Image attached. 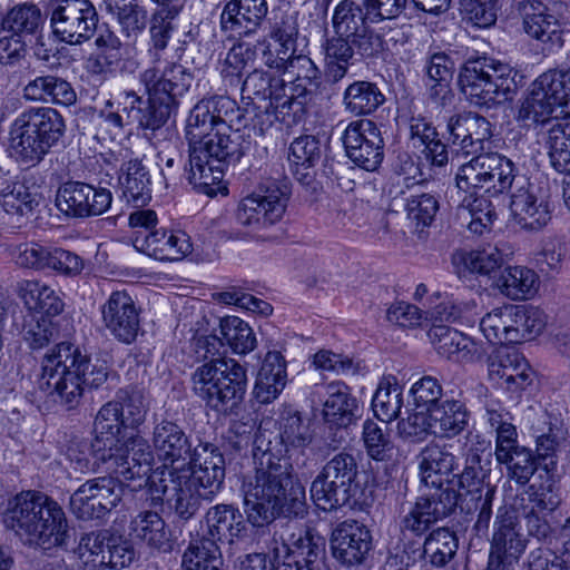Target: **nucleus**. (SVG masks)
I'll use <instances>...</instances> for the list:
<instances>
[{"label":"nucleus","mask_w":570,"mask_h":570,"mask_svg":"<svg viewBox=\"0 0 570 570\" xmlns=\"http://www.w3.org/2000/svg\"><path fill=\"white\" fill-rule=\"evenodd\" d=\"M281 440H271L265 432L254 439V473L244 478V511L254 527H264L277 517H303L306 513V494L303 483L293 478V465L283 443L306 446L312 435L298 414H291L282 424Z\"/></svg>","instance_id":"1"},{"label":"nucleus","mask_w":570,"mask_h":570,"mask_svg":"<svg viewBox=\"0 0 570 570\" xmlns=\"http://www.w3.org/2000/svg\"><path fill=\"white\" fill-rule=\"evenodd\" d=\"M229 105L224 97L203 99L194 106L186 121L188 180L208 196L217 194L224 165L240 155L239 135L222 117V109Z\"/></svg>","instance_id":"2"},{"label":"nucleus","mask_w":570,"mask_h":570,"mask_svg":"<svg viewBox=\"0 0 570 570\" xmlns=\"http://www.w3.org/2000/svg\"><path fill=\"white\" fill-rule=\"evenodd\" d=\"M120 404L109 401L95 419L96 438L91 444L97 471L116 474L126 481H139L142 487L154 456L148 442L135 431H129L121 415Z\"/></svg>","instance_id":"3"},{"label":"nucleus","mask_w":570,"mask_h":570,"mask_svg":"<svg viewBox=\"0 0 570 570\" xmlns=\"http://www.w3.org/2000/svg\"><path fill=\"white\" fill-rule=\"evenodd\" d=\"M1 514L4 524L27 546L51 549L66 541L68 521L62 508L40 492L16 494Z\"/></svg>","instance_id":"4"},{"label":"nucleus","mask_w":570,"mask_h":570,"mask_svg":"<svg viewBox=\"0 0 570 570\" xmlns=\"http://www.w3.org/2000/svg\"><path fill=\"white\" fill-rule=\"evenodd\" d=\"M88 356L71 343H59L42 357L37 384L40 391L68 407L76 406L83 395L82 375Z\"/></svg>","instance_id":"5"},{"label":"nucleus","mask_w":570,"mask_h":570,"mask_svg":"<svg viewBox=\"0 0 570 570\" xmlns=\"http://www.w3.org/2000/svg\"><path fill=\"white\" fill-rule=\"evenodd\" d=\"M65 121L52 108H36L22 112L11 125L9 149L26 166H35L62 137Z\"/></svg>","instance_id":"6"},{"label":"nucleus","mask_w":570,"mask_h":570,"mask_svg":"<svg viewBox=\"0 0 570 570\" xmlns=\"http://www.w3.org/2000/svg\"><path fill=\"white\" fill-rule=\"evenodd\" d=\"M191 382L194 393L208 406L225 411L242 401L247 375L236 361L215 358L198 366Z\"/></svg>","instance_id":"7"},{"label":"nucleus","mask_w":570,"mask_h":570,"mask_svg":"<svg viewBox=\"0 0 570 570\" xmlns=\"http://www.w3.org/2000/svg\"><path fill=\"white\" fill-rule=\"evenodd\" d=\"M148 493L154 504L166 501L181 519L191 518L203 501H212L216 495L204 483H199L186 469L158 468L148 476Z\"/></svg>","instance_id":"8"},{"label":"nucleus","mask_w":570,"mask_h":570,"mask_svg":"<svg viewBox=\"0 0 570 570\" xmlns=\"http://www.w3.org/2000/svg\"><path fill=\"white\" fill-rule=\"evenodd\" d=\"M459 85L472 105L501 104L510 98L514 88L512 68L490 58L469 60L460 71Z\"/></svg>","instance_id":"9"},{"label":"nucleus","mask_w":570,"mask_h":570,"mask_svg":"<svg viewBox=\"0 0 570 570\" xmlns=\"http://www.w3.org/2000/svg\"><path fill=\"white\" fill-rule=\"evenodd\" d=\"M547 316L538 307L507 304L485 314L480 330L491 343H521L539 335Z\"/></svg>","instance_id":"10"},{"label":"nucleus","mask_w":570,"mask_h":570,"mask_svg":"<svg viewBox=\"0 0 570 570\" xmlns=\"http://www.w3.org/2000/svg\"><path fill=\"white\" fill-rule=\"evenodd\" d=\"M515 179L513 163L497 153H487L462 164L455 175L459 189L497 195L508 190Z\"/></svg>","instance_id":"11"},{"label":"nucleus","mask_w":570,"mask_h":570,"mask_svg":"<svg viewBox=\"0 0 570 570\" xmlns=\"http://www.w3.org/2000/svg\"><path fill=\"white\" fill-rule=\"evenodd\" d=\"M357 475L354 458L345 452L334 455L323 466L311 484V498L324 511H332L348 503Z\"/></svg>","instance_id":"12"},{"label":"nucleus","mask_w":570,"mask_h":570,"mask_svg":"<svg viewBox=\"0 0 570 570\" xmlns=\"http://www.w3.org/2000/svg\"><path fill=\"white\" fill-rule=\"evenodd\" d=\"M562 94V87L550 69L541 73L521 100L515 116L517 121L523 127H531L544 124L553 116L568 117Z\"/></svg>","instance_id":"13"},{"label":"nucleus","mask_w":570,"mask_h":570,"mask_svg":"<svg viewBox=\"0 0 570 570\" xmlns=\"http://www.w3.org/2000/svg\"><path fill=\"white\" fill-rule=\"evenodd\" d=\"M469 423L466 406L459 400H443L424 415L399 432L405 439L424 440L429 435L439 439H453L461 434Z\"/></svg>","instance_id":"14"},{"label":"nucleus","mask_w":570,"mask_h":570,"mask_svg":"<svg viewBox=\"0 0 570 570\" xmlns=\"http://www.w3.org/2000/svg\"><path fill=\"white\" fill-rule=\"evenodd\" d=\"M108 475L87 480L70 498L71 512L79 519L101 518L116 508L122 499L121 476Z\"/></svg>","instance_id":"15"},{"label":"nucleus","mask_w":570,"mask_h":570,"mask_svg":"<svg viewBox=\"0 0 570 570\" xmlns=\"http://www.w3.org/2000/svg\"><path fill=\"white\" fill-rule=\"evenodd\" d=\"M97 12L89 0H60L51 14L53 33L68 43H80L94 33Z\"/></svg>","instance_id":"16"},{"label":"nucleus","mask_w":570,"mask_h":570,"mask_svg":"<svg viewBox=\"0 0 570 570\" xmlns=\"http://www.w3.org/2000/svg\"><path fill=\"white\" fill-rule=\"evenodd\" d=\"M343 144L348 158L361 168L373 171L383 159L381 130L370 119H357L347 125Z\"/></svg>","instance_id":"17"},{"label":"nucleus","mask_w":570,"mask_h":570,"mask_svg":"<svg viewBox=\"0 0 570 570\" xmlns=\"http://www.w3.org/2000/svg\"><path fill=\"white\" fill-rule=\"evenodd\" d=\"M286 202L285 194L277 187L253 193L239 202L237 220L253 232L263 230L281 220Z\"/></svg>","instance_id":"18"},{"label":"nucleus","mask_w":570,"mask_h":570,"mask_svg":"<svg viewBox=\"0 0 570 570\" xmlns=\"http://www.w3.org/2000/svg\"><path fill=\"white\" fill-rule=\"evenodd\" d=\"M332 23L337 36L351 39L364 55L371 56L381 48L380 36L368 30L365 13L355 1H341L334 9Z\"/></svg>","instance_id":"19"},{"label":"nucleus","mask_w":570,"mask_h":570,"mask_svg":"<svg viewBox=\"0 0 570 570\" xmlns=\"http://www.w3.org/2000/svg\"><path fill=\"white\" fill-rule=\"evenodd\" d=\"M105 328L117 341L130 344L139 332V312L132 297L124 291L111 293L101 306Z\"/></svg>","instance_id":"20"},{"label":"nucleus","mask_w":570,"mask_h":570,"mask_svg":"<svg viewBox=\"0 0 570 570\" xmlns=\"http://www.w3.org/2000/svg\"><path fill=\"white\" fill-rule=\"evenodd\" d=\"M488 375L501 387L517 392L529 384L531 368L518 352L499 347L488 358Z\"/></svg>","instance_id":"21"},{"label":"nucleus","mask_w":570,"mask_h":570,"mask_svg":"<svg viewBox=\"0 0 570 570\" xmlns=\"http://www.w3.org/2000/svg\"><path fill=\"white\" fill-rule=\"evenodd\" d=\"M371 546L370 530L356 521H344L332 533L333 556L346 566L360 564L371 550Z\"/></svg>","instance_id":"22"},{"label":"nucleus","mask_w":570,"mask_h":570,"mask_svg":"<svg viewBox=\"0 0 570 570\" xmlns=\"http://www.w3.org/2000/svg\"><path fill=\"white\" fill-rule=\"evenodd\" d=\"M134 246L137 250L159 261H179L191 253L190 237L181 230H154L146 235H136Z\"/></svg>","instance_id":"23"},{"label":"nucleus","mask_w":570,"mask_h":570,"mask_svg":"<svg viewBox=\"0 0 570 570\" xmlns=\"http://www.w3.org/2000/svg\"><path fill=\"white\" fill-rule=\"evenodd\" d=\"M448 131L451 142L466 155L483 150L484 142L492 137L489 120L472 112L451 117Z\"/></svg>","instance_id":"24"},{"label":"nucleus","mask_w":570,"mask_h":570,"mask_svg":"<svg viewBox=\"0 0 570 570\" xmlns=\"http://www.w3.org/2000/svg\"><path fill=\"white\" fill-rule=\"evenodd\" d=\"M455 504L451 491L420 497L403 518V529L422 535L433 523L450 513Z\"/></svg>","instance_id":"25"},{"label":"nucleus","mask_w":570,"mask_h":570,"mask_svg":"<svg viewBox=\"0 0 570 570\" xmlns=\"http://www.w3.org/2000/svg\"><path fill=\"white\" fill-rule=\"evenodd\" d=\"M429 336L440 355L456 363L474 362L483 354L481 344L463 333L443 325L433 326Z\"/></svg>","instance_id":"26"},{"label":"nucleus","mask_w":570,"mask_h":570,"mask_svg":"<svg viewBox=\"0 0 570 570\" xmlns=\"http://www.w3.org/2000/svg\"><path fill=\"white\" fill-rule=\"evenodd\" d=\"M510 213L520 228L531 232L542 229L551 218L547 203L538 198L529 184H522L511 195Z\"/></svg>","instance_id":"27"},{"label":"nucleus","mask_w":570,"mask_h":570,"mask_svg":"<svg viewBox=\"0 0 570 570\" xmlns=\"http://www.w3.org/2000/svg\"><path fill=\"white\" fill-rule=\"evenodd\" d=\"M153 444L158 459L168 469L181 468L191 455L190 445L184 431L169 421H161L155 426Z\"/></svg>","instance_id":"28"},{"label":"nucleus","mask_w":570,"mask_h":570,"mask_svg":"<svg viewBox=\"0 0 570 570\" xmlns=\"http://www.w3.org/2000/svg\"><path fill=\"white\" fill-rule=\"evenodd\" d=\"M141 81L149 94V111L138 118L148 128H157L168 116V101L175 85L157 68H148L141 75Z\"/></svg>","instance_id":"29"},{"label":"nucleus","mask_w":570,"mask_h":570,"mask_svg":"<svg viewBox=\"0 0 570 570\" xmlns=\"http://www.w3.org/2000/svg\"><path fill=\"white\" fill-rule=\"evenodd\" d=\"M186 469L215 494L219 492L225 479V459L215 445L206 443L196 446Z\"/></svg>","instance_id":"30"},{"label":"nucleus","mask_w":570,"mask_h":570,"mask_svg":"<svg viewBox=\"0 0 570 570\" xmlns=\"http://www.w3.org/2000/svg\"><path fill=\"white\" fill-rule=\"evenodd\" d=\"M454 466V456L445 445L438 443L428 444L420 453L419 470L421 482L430 489L442 493Z\"/></svg>","instance_id":"31"},{"label":"nucleus","mask_w":570,"mask_h":570,"mask_svg":"<svg viewBox=\"0 0 570 570\" xmlns=\"http://www.w3.org/2000/svg\"><path fill=\"white\" fill-rule=\"evenodd\" d=\"M267 14L266 0H230L222 13V26L238 35L254 32Z\"/></svg>","instance_id":"32"},{"label":"nucleus","mask_w":570,"mask_h":570,"mask_svg":"<svg viewBox=\"0 0 570 570\" xmlns=\"http://www.w3.org/2000/svg\"><path fill=\"white\" fill-rule=\"evenodd\" d=\"M287 383L286 361L281 352L266 353L258 371L254 396L263 404L273 402L278 397Z\"/></svg>","instance_id":"33"},{"label":"nucleus","mask_w":570,"mask_h":570,"mask_svg":"<svg viewBox=\"0 0 570 570\" xmlns=\"http://www.w3.org/2000/svg\"><path fill=\"white\" fill-rule=\"evenodd\" d=\"M493 287L511 301H527L539 292L540 277L527 266H508L494 279Z\"/></svg>","instance_id":"34"},{"label":"nucleus","mask_w":570,"mask_h":570,"mask_svg":"<svg viewBox=\"0 0 570 570\" xmlns=\"http://www.w3.org/2000/svg\"><path fill=\"white\" fill-rule=\"evenodd\" d=\"M271 556L278 563L283 559L306 560L314 568L325 563V549L322 539L315 538L309 532L299 535L289 547L284 541L273 538Z\"/></svg>","instance_id":"35"},{"label":"nucleus","mask_w":570,"mask_h":570,"mask_svg":"<svg viewBox=\"0 0 570 570\" xmlns=\"http://www.w3.org/2000/svg\"><path fill=\"white\" fill-rule=\"evenodd\" d=\"M403 407V387L396 375L383 374L377 382L372 397L374 415L382 422L396 420Z\"/></svg>","instance_id":"36"},{"label":"nucleus","mask_w":570,"mask_h":570,"mask_svg":"<svg viewBox=\"0 0 570 570\" xmlns=\"http://www.w3.org/2000/svg\"><path fill=\"white\" fill-rule=\"evenodd\" d=\"M17 294L26 307L47 316L62 312L63 302L57 292L38 279H24L18 284Z\"/></svg>","instance_id":"37"},{"label":"nucleus","mask_w":570,"mask_h":570,"mask_svg":"<svg viewBox=\"0 0 570 570\" xmlns=\"http://www.w3.org/2000/svg\"><path fill=\"white\" fill-rule=\"evenodd\" d=\"M410 396L413 407L405 417L399 421L397 433L406 428L407 422L413 423L417 416L424 415L432 407L439 405L443 401V387L436 377L426 375L412 384Z\"/></svg>","instance_id":"38"},{"label":"nucleus","mask_w":570,"mask_h":570,"mask_svg":"<svg viewBox=\"0 0 570 570\" xmlns=\"http://www.w3.org/2000/svg\"><path fill=\"white\" fill-rule=\"evenodd\" d=\"M491 550L518 562L525 550V540L520 533L513 513L505 512L498 517L492 537Z\"/></svg>","instance_id":"39"},{"label":"nucleus","mask_w":570,"mask_h":570,"mask_svg":"<svg viewBox=\"0 0 570 570\" xmlns=\"http://www.w3.org/2000/svg\"><path fill=\"white\" fill-rule=\"evenodd\" d=\"M206 523L212 538L209 540H225L232 543L245 530L242 513L234 507L218 504L210 508L206 514Z\"/></svg>","instance_id":"40"},{"label":"nucleus","mask_w":570,"mask_h":570,"mask_svg":"<svg viewBox=\"0 0 570 570\" xmlns=\"http://www.w3.org/2000/svg\"><path fill=\"white\" fill-rule=\"evenodd\" d=\"M356 400L351 395L350 387L343 382H332L326 386V399L323 404L324 419L336 425L352 422L356 410Z\"/></svg>","instance_id":"41"},{"label":"nucleus","mask_w":570,"mask_h":570,"mask_svg":"<svg viewBox=\"0 0 570 570\" xmlns=\"http://www.w3.org/2000/svg\"><path fill=\"white\" fill-rule=\"evenodd\" d=\"M523 28L527 35L543 43L560 45L561 26L556 16L541 3L530 4L523 18Z\"/></svg>","instance_id":"42"},{"label":"nucleus","mask_w":570,"mask_h":570,"mask_svg":"<svg viewBox=\"0 0 570 570\" xmlns=\"http://www.w3.org/2000/svg\"><path fill=\"white\" fill-rule=\"evenodd\" d=\"M320 159L321 147L315 137H298L291 144L288 160L294 175L303 184L311 183L314 176V167Z\"/></svg>","instance_id":"43"},{"label":"nucleus","mask_w":570,"mask_h":570,"mask_svg":"<svg viewBox=\"0 0 570 570\" xmlns=\"http://www.w3.org/2000/svg\"><path fill=\"white\" fill-rule=\"evenodd\" d=\"M132 535L150 548L167 551L170 549V533L163 518L153 511L140 512L130 524Z\"/></svg>","instance_id":"44"},{"label":"nucleus","mask_w":570,"mask_h":570,"mask_svg":"<svg viewBox=\"0 0 570 570\" xmlns=\"http://www.w3.org/2000/svg\"><path fill=\"white\" fill-rule=\"evenodd\" d=\"M119 185L124 197L135 206H144L151 198L149 175L137 159L122 165Z\"/></svg>","instance_id":"45"},{"label":"nucleus","mask_w":570,"mask_h":570,"mask_svg":"<svg viewBox=\"0 0 570 570\" xmlns=\"http://www.w3.org/2000/svg\"><path fill=\"white\" fill-rule=\"evenodd\" d=\"M452 264L458 274L469 272L488 276L501 267L503 257L498 248L459 250L452 255Z\"/></svg>","instance_id":"46"},{"label":"nucleus","mask_w":570,"mask_h":570,"mask_svg":"<svg viewBox=\"0 0 570 570\" xmlns=\"http://www.w3.org/2000/svg\"><path fill=\"white\" fill-rule=\"evenodd\" d=\"M222 564L218 546L207 538L191 541L181 559L183 570H220Z\"/></svg>","instance_id":"47"},{"label":"nucleus","mask_w":570,"mask_h":570,"mask_svg":"<svg viewBox=\"0 0 570 570\" xmlns=\"http://www.w3.org/2000/svg\"><path fill=\"white\" fill-rule=\"evenodd\" d=\"M384 100L379 88L367 81L350 85L343 96V105L352 115H366L374 111Z\"/></svg>","instance_id":"48"},{"label":"nucleus","mask_w":570,"mask_h":570,"mask_svg":"<svg viewBox=\"0 0 570 570\" xmlns=\"http://www.w3.org/2000/svg\"><path fill=\"white\" fill-rule=\"evenodd\" d=\"M410 132L413 144L424 146L433 163L441 166L448 160L445 146L438 139L435 128L424 117H411Z\"/></svg>","instance_id":"49"},{"label":"nucleus","mask_w":570,"mask_h":570,"mask_svg":"<svg viewBox=\"0 0 570 570\" xmlns=\"http://www.w3.org/2000/svg\"><path fill=\"white\" fill-rule=\"evenodd\" d=\"M546 146L552 167L560 171H570V124H556L547 135Z\"/></svg>","instance_id":"50"},{"label":"nucleus","mask_w":570,"mask_h":570,"mask_svg":"<svg viewBox=\"0 0 570 570\" xmlns=\"http://www.w3.org/2000/svg\"><path fill=\"white\" fill-rule=\"evenodd\" d=\"M220 333L235 353L252 352L257 344L252 327L237 316H227L220 321Z\"/></svg>","instance_id":"51"},{"label":"nucleus","mask_w":570,"mask_h":570,"mask_svg":"<svg viewBox=\"0 0 570 570\" xmlns=\"http://www.w3.org/2000/svg\"><path fill=\"white\" fill-rule=\"evenodd\" d=\"M458 549L455 534L446 528H438L425 539L424 553L431 563L441 567L450 561Z\"/></svg>","instance_id":"52"},{"label":"nucleus","mask_w":570,"mask_h":570,"mask_svg":"<svg viewBox=\"0 0 570 570\" xmlns=\"http://www.w3.org/2000/svg\"><path fill=\"white\" fill-rule=\"evenodd\" d=\"M0 204L8 215L19 218L30 216L37 200L24 184L13 183L2 189Z\"/></svg>","instance_id":"53"},{"label":"nucleus","mask_w":570,"mask_h":570,"mask_svg":"<svg viewBox=\"0 0 570 570\" xmlns=\"http://www.w3.org/2000/svg\"><path fill=\"white\" fill-rule=\"evenodd\" d=\"M439 210L438 199L426 193L413 194L406 198L404 212L415 229L430 226Z\"/></svg>","instance_id":"54"},{"label":"nucleus","mask_w":570,"mask_h":570,"mask_svg":"<svg viewBox=\"0 0 570 570\" xmlns=\"http://www.w3.org/2000/svg\"><path fill=\"white\" fill-rule=\"evenodd\" d=\"M108 531L83 534L76 549V554L82 566L90 570L104 569Z\"/></svg>","instance_id":"55"},{"label":"nucleus","mask_w":570,"mask_h":570,"mask_svg":"<svg viewBox=\"0 0 570 570\" xmlns=\"http://www.w3.org/2000/svg\"><path fill=\"white\" fill-rule=\"evenodd\" d=\"M42 22L40 9L35 4H20L12 8L3 20L4 28L16 35H31Z\"/></svg>","instance_id":"56"},{"label":"nucleus","mask_w":570,"mask_h":570,"mask_svg":"<svg viewBox=\"0 0 570 570\" xmlns=\"http://www.w3.org/2000/svg\"><path fill=\"white\" fill-rule=\"evenodd\" d=\"M464 219H469L468 228L474 234H482L494 218L495 212L487 197L479 196L464 199Z\"/></svg>","instance_id":"57"},{"label":"nucleus","mask_w":570,"mask_h":570,"mask_svg":"<svg viewBox=\"0 0 570 570\" xmlns=\"http://www.w3.org/2000/svg\"><path fill=\"white\" fill-rule=\"evenodd\" d=\"M463 17L480 28L494 24L501 0H460Z\"/></svg>","instance_id":"58"},{"label":"nucleus","mask_w":570,"mask_h":570,"mask_svg":"<svg viewBox=\"0 0 570 570\" xmlns=\"http://www.w3.org/2000/svg\"><path fill=\"white\" fill-rule=\"evenodd\" d=\"M272 39L273 43H269L263 53L264 62L272 69L284 71L293 58L294 41L291 35L282 30H276Z\"/></svg>","instance_id":"59"},{"label":"nucleus","mask_w":570,"mask_h":570,"mask_svg":"<svg viewBox=\"0 0 570 570\" xmlns=\"http://www.w3.org/2000/svg\"><path fill=\"white\" fill-rule=\"evenodd\" d=\"M50 317L42 314H30L26 318L22 334L31 348H42L55 336L56 330Z\"/></svg>","instance_id":"60"},{"label":"nucleus","mask_w":570,"mask_h":570,"mask_svg":"<svg viewBox=\"0 0 570 570\" xmlns=\"http://www.w3.org/2000/svg\"><path fill=\"white\" fill-rule=\"evenodd\" d=\"M363 441L367 454L377 461L387 459L393 450L390 434L372 420L363 424Z\"/></svg>","instance_id":"61"},{"label":"nucleus","mask_w":570,"mask_h":570,"mask_svg":"<svg viewBox=\"0 0 570 570\" xmlns=\"http://www.w3.org/2000/svg\"><path fill=\"white\" fill-rule=\"evenodd\" d=\"M112 402L120 404L125 424L128 425L131 431L144 423L148 404L141 392L121 391Z\"/></svg>","instance_id":"62"},{"label":"nucleus","mask_w":570,"mask_h":570,"mask_svg":"<svg viewBox=\"0 0 570 570\" xmlns=\"http://www.w3.org/2000/svg\"><path fill=\"white\" fill-rule=\"evenodd\" d=\"M83 183H67L58 191L56 204L57 207L69 216L87 217L86 197L88 193H83Z\"/></svg>","instance_id":"63"},{"label":"nucleus","mask_w":570,"mask_h":570,"mask_svg":"<svg viewBox=\"0 0 570 570\" xmlns=\"http://www.w3.org/2000/svg\"><path fill=\"white\" fill-rule=\"evenodd\" d=\"M106 542V552L104 569L109 568H126L135 560V550L129 540L120 534L108 532Z\"/></svg>","instance_id":"64"}]
</instances>
